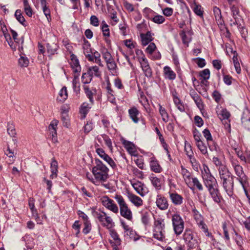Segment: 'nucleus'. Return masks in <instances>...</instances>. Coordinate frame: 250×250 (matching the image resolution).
<instances>
[{
	"mask_svg": "<svg viewBox=\"0 0 250 250\" xmlns=\"http://www.w3.org/2000/svg\"><path fill=\"white\" fill-rule=\"evenodd\" d=\"M222 170L219 172L222 186L227 195L230 197H232L234 194V178L235 176L232 174L228 167L225 169H222Z\"/></svg>",
	"mask_w": 250,
	"mask_h": 250,
	"instance_id": "1",
	"label": "nucleus"
},
{
	"mask_svg": "<svg viewBox=\"0 0 250 250\" xmlns=\"http://www.w3.org/2000/svg\"><path fill=\"white\" fill-rule=\"evenodd\" d=\"M96 165L92 168V172L95 179L98 182H105L108 178L109 169L99 159H95Z\"/></svg>",
	"mask_w": 250,
	"mask_h": 250,
	"instance_id": "2",
	"label": "nucleus"
},
{
	"mask_svg": "<svg viewBox=\"0 0 250 250\" xmlns=\"http://www.w3.org/2000/svg\"><path fill=\"white\" fill-rule=\"evenodd\" d=\"M204 170L202 171V176L204 184L208 191L219 187L215 178L211 174L208 166H204Z\"/></svg>",
	"mask_w": 250,
	"mask_h": 250,
	"instance_id": "3",
	"label": "nucleus"
},
{
	"mask_svg": "<svg viewBox=\"0 0 250 250\" xmlns=\"http://www.w3.org/2000/svg\"><path fill=\"white\" fill-rule=\"evenodd\" d=\"M154 226V237L158 240L162 241L165 237V219L162 218H158L157 219H155Z\"/></svg>",
	"mask_w": 250,
	"mask_h": 250,
	"instance_id": "4",
	"label": "nucleus"
},
{
	"mask_svg": "<svg viewBox=\"0 0 250 250\" xmlns=\"http://www.w3.org/2000/svg\"><path fill=\"white\" fill-rule=\"evenodd\" d=\"M93 216L98 220L101 225L107 229L112 228L114 226V223L112 218L107 216L106 213L104 211L93 210Z\"/></svg>",
	"mask_w": 250,
	"mask_h": 250,
	"instance_id": "5",
	"label": "nucleus"
},
{
	"mask_svg": "<svg viewBox=\"0 0 250 250\" xmlns=\"http://www.w3.org/2000/svg\"><path fill=\"white\" fill-rule=\"evenodd\" d=\"M115 199L119 205L121 215L128 220H131L132 219V212L128 208L122 196L116 195Z\"/></svg>",
	"mask_w": 250,
	"mask_h": 250,
	"instance_id": "6",
	"label": "nucleus"
},
{
	"mask_svg": "<svg viewBox=\"0 0 250 250\" xmlns=\"http://www.w3.org/2000/svg\"><path fill=\"white\" fill-rule=\"evenodd\" d=\"M183 239L187 245L188 250L195 248L198 245V242L196 237L194 236L191 230L186 229L183 234Z\"/></svg>",
	"mask_w": 250,
	"mask_h": 250,
	"instance_id": "7",
	"label": "nucleus"
},
{
	"mask_svg": "<svg viewBox=\"0 0 250 250\" xmlns=\"http://www.w3.org/2000/svg\"><path fill=\"white\" fill-rule=\"evenodd\" d=\"M172 223L173 230L176 236L182 234L184 229L185 222L182 217L177 213H175L172 216Z\"/></svg>",
	"mask_w": 250,
	"mask_h": 250,
	"instance_id": "8",
	"label": "nucleus"
},
{
	"mask_svg": "<svg viewBox=\"0 0 250 250\" xmlns=\"http://www.w3.org/2000/svg\"><path fill=\"white\" fill-rule=\"evenodd\" d=\"M204 137L206 139L207 144L209 150L211 151H217V145L213 140L212 135L208 128L205 129L203 131Z\"/></svg>",
	"mask_w": 250,
	"mask_h": 250,
	"instance_id": "9",
	"label": "nucleus"
},
{
	"mask_svg": "<svg viewBox=\"0 0 250 250\" xmlns=\"http://www.w3.org/2000/svg\"><path fill=\"white\" fill-rule=\"evenodd\" d=\"M96 152L97 154L104 161H105L113 169H115L117 167L116 164L113 160L107 154L103 149L97 148L96 149Z\"/></svg>",
	"mask_w": 250,
	"mask_h": 250,
	"instance_id": "10",
	"label": "nucleus"
},
{
	"mask_svg": "<svg viewBox=\"0 0 250 250\" xmlns=\"http://www.w3.org/2000/svg\"><path fill=\"white\" fill-rule=\"evenodd\" d=\"M235 173L237 176L236 180L241 184L248 183V177L245 174L243 167L239 166H235L234 168Z\"/></svg>",
	"mask_w": 250,
	"mask_h": 250,
	"instance_id": "11",
	"label": "nucleus"
},
{
	"mask_svg": "<svg viewBox=\"0 0 250 250\" xmlns=\"http://www.w3.org/2000/svg\"><path fill=\"white\" fill-rule=\"evenodd\" d=\"M157 207L162 210H165L168 208V202L166 197L162 194H158L156 197Z\"/></svg>",
	"mask_w": 250,
	"mask_h": 250,
	"instance_id": "12",
	"label": "nucleus"
},
{
	"mask_svg": "<svg viewBox=\"0 0 250 250\" xmlns=\"http://www.w3.org/2000/svg\"><path fill=\"white\" fill-rule=\"evenodd\" d=\"M131 185L137 193L142 197L146 195L149 191L144 184L140 181H137L136 183L131 184Z\"/></svg>",
	"mask_w": 250,
	"mask_h": 250,
	"instance_id": "13",
	"label": "nucleus"
},
{
	"mask_svg": "<svg viewBox=\"0 0 250 250\" xmlns=\"http://www.w3.org/2000/svg\"><path fill=\"white\" fill-rule=\"evenodd\" d=\"M208 191L212 199L215 203L218 204L221 203L222 200H223V197L219 190V187L210 189Z\"/></svg>",
	"mask_w": 250,
	"mask_h": 250,
	"instance_id": "14",
	"label": "nucleus"
},
{
	"mask_svg": "<svg viewBox=\"0 0 250 250\" xmlns=\"http://www.w3.org/2000/svg\"><path fill=\"white\" fill-rule=\"evenodd\" d=\"M70 57L71 60L70 64L73 70L74 73L76 75L78 74H80L81 71V67L80 65L79 60L77 56L74 54H71Z\"/></svg>",
	"mask_w": 250,
	"mask_h": 250,
	"instance_id": "15",
	"label": "nucleus"
},
{
	"mask_svg": "<svg viewBox=\"0 0 250 250\" xmlns=\"http://www.w3.org/2000/svg\"><path fill=\"white\" fill-rule=\"evenodd\" d=\"M88 79L86 80L85 81H84V83H89L92 78V77L95 76L97 77H99L101 76V72L99 70V68L97 66H93L92 67H90L88 68Z\"/></svg>",
	"mask_w": 250,
	"mask_h": 250,
	"instance_id": "16",
	"label": "nucleus"
},
{
	"mask_svg": "<svg viewBox=\"0 0 250 250\" xmlns=\"http://www.w3.org/2000/svg\"><path fill=\"white\" fill-rule=\"evenodd\" d=\"M100 57V54L97 51H95L94 52L92 51L91 54H88L86 55V59L89 62H94L98 64L100 66H103V65L101 63V60Z\"/></svg>",
	"mask_w": 250,
	"mask_h": 250,
	"instance_id": "17",
	"label": "nucleus"
},
{
	"mask_svg": "<svg viewBox=\"0 0 250 250\" xmlns=\"http://www.w3.org/2000/svg\"><path fill=\"white\" fill-rule=\"evenodd\" d=\"M169 198L175 206H180L183 203V197L177 192H169Z\"/></svg>",
	"mask_w": 250,
	"mask_h": 250,
	"instance_id": "18",
	"label": "nucleus"
},
{
	"mask_svg": "<svg viewBox=\"0 0 250 250\" xmlns=\"http://www.w3.org/2000/svg\"><path fill=\"white\" fill-rule=\"evenodd\" d=\"M163 74L165 79L173 81L176 77V73L168 66H165L163 68Z\"/></svg>",
	"mask_w": 250,
	"mask_h": 250,
	"instance_id": "19",
	"label": "nucleus"
},
{
	"mask_svg": "<svg viewBox=\"0 0 250 250\" xmlns=\"http://www.w3.org/2000/svg\"><path fill=\"white\" fill-rule=\"evenodd\" d=\"M127 196L129 201L136 207H140L143 205V200L137 195L130 192H127Z\"/></svg>",
	"mask_w": 250,
	"mask_h": 250,
	"instance_id": "20",
	"label": "nucleus"
},
{
	"mask_svg": "<svg viewBox=\"0 0 250 250\" xmlns=\"http://www.w3.org/2000/svg\"><path fill=\"white\" fill-rule=\"evenodd\" d=\"M189 94L199 108L201 109L204 107L201 97L195 91H191Z\"/></svg>",
	"mask_w": 250,
	"mask_h": 250,
	"instance_id": "21",
	"label": "nucleus"
},
{
	"mask_svg": "<svg viewBox=\"0 0 250 250\" xmlns=\"http://www.w3.org/2000/svg\"><path fill=\"white\" fill-rule=\"evenodd\" d=\"M142 44L146 46L152 41L154 38L152 37L150 31H147L146 34H141V35Z\"/></svg>",
	"mask_w": 250,
	"mask_h": 250,
	"instance_id": "22",
	"label": "nucleus"
},
{
	"mask_svg": "<svg viewBox=\"0 0 250 250\" xmlns=\"http://www.w3.org/2000/svg\"><path fill=\"white\" fill-rule=\"evenodd\" d=\"M214 16L218 25H223L224 24V21L221 15V10L217 7L215 6L213 9Z\"/></svg>",
	"mask_w": 250,
	"mask_h": 250,
	"instance_id": "23",
	"label": "nucleus"
},
{
	"mask_svg": "<svg viewBox=\"0 0 250 250\" xmlns=\"http://www.w3.org/2000/svg\"><path fill=\"white\" fill-rule=\"evenodd\" d=\"M139 111L135 106L130 108L128 110L129 116L135 123H137L139 122V118L138 116L139 115Z\"/></svg>",
	"mask_w": 250,
	"mask_h": 250,
	"instance_id": "24",
	"label": "nucleus"
},
{
	"mask_svg": "<svg viewBox=\"0 0 250 250\" xmlns=\"http://www.w3.org/2000/svg\"><path fill=\"white\" fill-rule=\"evenodd\" d=\"M90 108L91 106L89 104L86 102H84L81 104L79 111L81 115V119H83L86 117Z\"/></svg>",
	"mask_w": 250,
	"mask_h": 250,
	"instance_id": "25",
	"label": "nucleus"
},
{
	"mask_svg": "<svg viewBox=\"0 0 250 250\" xmlns=\"http://www.w3.org/2000/svg\"><path fill=\"white\" fill-rule=\"evenodd\" d=\"M151 170L155 173H160L162 168L159 164L158 161L155 158H152L150 162Z\"/></svg>",
	"mask_w": 250,
	"mask_h": 250,
	"instance_id": "26",
	"label": "nucleus"
},
{
	"mask_svg": "<svg viewBox=\"0 0 250 250\" xmlns=\"http://www.w3.org/2000/svg\"><path fill=\"white\" fill-rule=\"evenodd\" d=\"M191 7L195 14L201 18H203L204 10L200 4H197L195 0H194L193 3L191 5Z\"/></svg>",
	"mask_w": 250,
	"mask_h": 250,
	"instance_id": "27",
	"label": "nucleus"
},
{
	"mask_svg": "<svg viewBox=\"0 0 250 250\" xmlns=\"http://www.w3.org/2000/svg\"><path fill=\"white\" fill-rule=\"evenodd\" d=\"M59 121L57 120H53L48 126V130L50 131V134L52 136V139L56 137L57 131L56 128L58 125Z\"/></svg>",
	"mask_w": 250,
	"mask_h": 250,
	"instance_id": "28",
	"label": "nucleus"
},
{
	"mask_svg": "<svg viewBox=\"0 0 250 250\" xmlns=\"http://www.w3.org/2000/svg\"><path fill=\"white\" fill-rule=\"evenodd\" d=\"M40 2L43 12L46 17L48 21H49L51 20L50 10L48 6H47L46 0H40Z\"/></svg>",
	"mask_w": 250,
	"mask_h": 250,
	"instance_id": "29",
	"label": "nucleus"
},
{
	"mask_svg": "<svg viewBox=\"0 0 250 250\" xmlns=\"http://www.w3.org/2000/svg\"><path fill=\"white\" fill-rule=\"evenodd\" d=\"M149 180L153 186L155 188L156 190H160L161 189V180L157 177L154 176L153 174H152L149 177Z\"/></svg>",
	"mask_w": 250,
	"mask_h": 250,
	"instance_id": "30",
	"label": "nucleus"
},
{
	"mask_svg": "<svg viewBox=\"0 0 250 250\" xmlns=\"http://www.w3.org/2000/svg\"><path fill=\"white\" fill-rule=\"evenodd\" d=\"M242 124L248 130H250V113H243L241 117Z\"/></svg>",
	"mask_w": 250,
	"mask_h": 250,
	"instance_id": "31",
	"label": "nucleus"
},
{
	"mask_svg": "<svg viewBox=\"0 0 250 250\" xmlns=\"http://www.w3.org/2000/svg\"><path fill=\"white\" fill-rule=\"evenodd\" d=\"M123 144L124 147L127 150L128 152L132 155H134L135 152V146L134 144L128 141L124 140L123 141Z\"/></svg>",
	"mask_w": 250,
	"mask_h": 250,
	"instance_id": "32",
	"label": "nucleus"
},
{
	"mask_svg": "<svg viewBox=\"0 0 250 250\" xmlns=\"http://www.w3.org/2000/svg\"><path fill=\"white\" fill-rule=\"evenodd\" d=\"M181 174L185 181L186 184L188 186L191 184V175L189 171L185 168L183 166H181Z\"/></svg>",
	"mask_w": 250,
	"mask_h": 250,
	"instance_id": "33",
	"label": "nucleus"
},
{
	"mask_svg": "<svg viewBox=\"0 0 250 250\" xmlns=\"http://www.w3.org/2000/svg\"><path fill=\"white\" fill-rule=\"evenodd\" d=\"M79 76L80 74H79L77 75L75 74L74 79L72 81L73 89L74 91L77 94H79L80 91V83L78 79Z\"/></svg>",
	"mask_w": 250,
	"mask_h": 250,
	"instance_id": "34",
	"label": "nucleus"
},
{
	"mask_svg": "<svg viewBox=\"0 0 250 250\" xmlns=\"http://www.w3.org/2000/svg\"><path fill=\"white\" fill-rule=\"evenodd\" d=\"M15 16L17 21L24 27L27 26L25 18L21 14V10L18 9L15 13Z\"/></svg>",
	"mask_w": 250,
	"mask_h": 250,
	"instance_id": "35",
	"label": "nucleus"
},
{
	"mask_svg": "<svg viewBox=\"0 0 250 250\" xmlns=\"http://www.w3.org/2000/svg\"><path fill=\"white\" fill-rule=\"evenodd\" d=\"M197 147L200 150L201 153L205 156H208V152L207 147L205 144L201 141L196 144Z\"/></svg>",
	"mask_w": 250,
	"mask_h": 250,
	"instance_id": "36",
	"label": "nucleus"
},
{
	"mask_svg": "<svg viewBox=\"0 0 250 250\" xmlns=\"http://www.w3.org/2000/svg\"><path fill=\"white\" fill-rule=\"evenodd\" d=\"M212 162L216 167H217L218 172H220V171H221L222 170V169H225L228 167L227 166L223 165L222 163V162L218 157H213L212 158Z\"/></svg>",
	"mask_w": 250,
	"mask_h": 250,
	"instance_id": "37",
	"label": "nucleus"
},
{
	"mask_svg": "<svg viewBox=\"0 0 250 250\" xmlns=\"http://www.w3.org/2000/svg\"><path fill=\"white\" fill-rule=\"evenodd\" d=\"M83 48V53L86 58L87 54H91V53H92V50L90 47V43L87 40H85V39H84Z\"/></svg>",
	"mask_w": 250,
	"mask_h": 250,
	"instance_id": "38",
	"label": "nucleus"
},
{
	"mask_svg": "<svg viewBox=\"0 0 250 250\" xmlns=\"http://www.w3.org/2000/svg\"><path fill=\"white\" fill-rule=\"evenodd\" d=\"M231 12H232L233 17L234 19V21H232V20H231V21L232 22L230 23V25L232 26L233 25H237L238 23H237V16L238 15V14L239 13V10L237 7H236L234 6H233L231 7Z\"/></svg>",
	"mask_w": 250,
	"mask_h": 250,
	"instance_id": "39",
	"label": "nucleus"
},
{
	"mask_svg": "<svg viewBox=\"0 0 250 250\" xmlns=\"http://www.w3.org/2000/svg\"><path fill=\"white\" fill-rule=\"evenodd\" d=\"M101 52L105 62L110 61L112 59H113L107 48L104 47L101 49Z\"/></svg>",
	"mask_w": 250,
	"mask_h": 250,
	"instance_id": "40",
	"label": "nucleus"
},
{
	"mask_svg": "<svg viewBox=\"0 0 250 250\" xmlns=\"http://www.w3.org/2000/svg\"><path fill=\"white\" fill-rule=\"evenodd\" d=\"M20 58L18 61L19 65L21 67H26L28 66L29 63L28 58L24 56V55H21V54H20Z\"/></svg>",
	"mask_w": 250,
	"mask_h": 250,
	"instance_id": "41",
	"label": "nucleus"
},
{
	"mask_svg": "<svg viewBox=\"0 0 250 250\" xmlns=\"http://www.w3.org/2000/svg\"><path fill=\"white\" fill-rule=\"evenodd\" d=\"M185 151L188 158L194 156L193 152L192 149V146L187 141H186L185 142Z\"/></svg>",
	"mask_w": 250,
	"mask_h": 250,
	"instance_id": "42",
	"label": "nucleus"
},
{
	"mask_svg": "<svg viewBox=\"0 0 250 250\" xmlns=\"http://www.w3.org/2000/svg\"><path fill=\"white\" fill-rule=\"evenodd\" d=\"M159 112L162 116L163 121L165 123L167 122L169 118L168 114L165 108L163 107L160 104H159Z\"/></svg>",
	"mask_w": 250,
	"mask_h": 250,
	"instance_id": "43",
	"label": "nucleus"
},
{
	"mask_svg": "<svg viewBox=\"0 0 250 250\" xmlns=\"http://www.w3.org/2000/svg\"><path fill=\"white\" fill-rule=\"evenodd\" d=\"M83 226L84 228L82 231L84 234L86 235L91 231L92 229V225L90 221H83Z\"/></svg>",
	"mask_w": 250,
	"mask_h": 250,
	"instance_id": "44",
	"label": "nucleus"
},
{
	"mask_svg": "<svg viewBox=\"0 0 250 250\" xmlns=\"http://www.w3.org/2000/svg\"><path fill=\"white\" fill-rule=\"evenodd\" d=\"M46 47L48 53L50 55H52L56 53V52L57 50L58 47L57 45V44L55 43H47L46 44Z\"/></svg>",
	"mask_w": 250,
	"mask_h": 250,
	"instance_id": "45",
	"label": "nucleus"
},
{
	"mask_svg": "<svg viewBox=\"0 0 250 250\" xmlns=\"http://www.w3.org/2000/svg\"><path fill=\"white\" fill-rule=\"evenodd\" d=\"M199 76L207 83V80H208L210 77V70L208 68L205 69L200 72Z\"/></svg>",
	"mask_w": 250,
	"mask_h": 250,
	"instance_id": "46",
	"label": "nucleus"
},
{
	"mask_svg": "<svg viewBox=\"0 0 250 250\" xmlns=\"http://www.w3.org/2000/svg\"><path fill=\"white\" fill-rule=\"evenodd\" d=\"M83 89L87 97L89 99L90 102L93 104L94 103L93 93L87 86H84Z\"/></svg>",
	"mask_w": 250,
	"mask_h": 250,
	"instance_id": "47",
	"label": "nucleus"
},
{
	"mask_svg": "<svg viewBox=\"0 0 250 250\" xmlns=\"http://www.w3.org/2000/svg\"><path fill=\"white\" fill-rule=\"evenodd\" d=\"M199 228H200L205 233L206 235L207 236H211L212 237V236L211 233H210L208 231V229L207 225L204 223V221H200L199 222L198 224Z\"/></svg>",
	"mask_w": 250,
	"mask_h": 250,
	"instance_id": "48",
	"label": "nucleus"
},
{
	"mask_svg": "<svg viewBox=\"0 0 250 250\" xmlns=\"http://www.w3.org/2000/svg\"><path fill=\"white\" fill-rule=\"evenodd\" d=\"M110 235L111 237L115 241L117 245L121 244V240L119 238V236L116 231L115 229H112L110 230Z\"/></svg>",
	"mask_w": 250,
	"mask_h": 250,
	"instance_id": "49",
	"label": "nucleus"
},
{
	"mask_svg": "<svg viewBox=\"0 0 250 250\" xmlns=\"http://www.w3.org/2000/svg\"><path fill=\"white\" fill-rule=\"evenodd\" d=\"M108 12L111 15V18L114 21L115 23H117L119 21V19L117 17L116 11L111 6L108 7L107 8Z\"/></svg>",
	"mask_w": 250,
	"mask_h": 250,
	"instance_id": "50",
	"label": "nucleus"
},
{
	"mask_svg": "<svg viewBox=\"0 0 250 250\" xmlns=\"http://www.w3.org/2000/svg\"><path fill=\"white\" fill-rule=\"evenodd\" d=\"M102 30L104 36L109 37L110 36V31L108 28V25L104 21L102 22Z\"/></svg>",
	"mask_w": 250,
	"mask_h": 250,
	"instance_id": "51",
	"label": "nucleus"
},
{
	"mask_svg": "<svg viewBox=\"0 0 250 250\" xmlns=\"http://www.w3.org/2000/svg\"><path fill=\"white\" fill-rule=\"evenodd\" d=\"M188 158L190 160V162L192 165V167L193 169L196 171H198L199 167H200V164L197 162L195 158L193 156Z\"/></svg>",
	"mask_w": 250,
	"mask_h": 250,
	"instance_id": "52",
	"label": "nucleus"
},
{
	"mask_svg": "<svg viewBox=\"0 0 250 250\" xmlns=\"http://www.w3.org/2000/svg\"><path fill=\"white\" fill-rule=\"evenodd\" d=\"M142 69L145 76L147 78H149L152 76V70L150 65L144 67Z\"/></svg>",
	"mask_w": 250,
	"mask_h": 250,
	"instance_id": "53",
	"label": "nucleus"
},
{
	"mask_svg": "<svg viewBox=\"0 0 250 250\" xmlns=\"http://www.w3.org/2000/svg\"><path fill=\"white\" fill-rule=\"evenodd\" d=\"M148 18L151 19L154 22L157 24H162L165 21V18L163 16L159 15L155 16L152 18Z\"/></svg>",
	"mask_w": 250,
	"mask_h": 250,
	"instance_id": "54",
	"label": "nucleus"
},
{
	"mask_svg": "<svg viewBox=\"0 0 250 250\" xmlns=\"http://www.w3.org/2000/svg\"><path fill=\"white\" fill-rule=\"evenodd\" d=\"M7 131V133L11 137H15L16 134L14 126L12 124H8Z\"/></svg>",
	"mask_w": 250,
	"mask_h": 250,
	"instance_id": "55",
	"label": "nucleus"
},
{
	"mask_svg": "<svg viewBox=\"0 0 250 250\" xmlns=\"http://www.w3.org/2000/svg\"><path fill=\"white\" fill-rule=\"evenodd\" d=\"M107 67L109 70L114 71L116 70L117 68V64L115 62L114 59H112L110 61H108L106 62Z\"/></svg>",
	"mask_w": 250,
	"mask_h": 250,
	"instance_id": "56",
	"label": "nucleus"
},
{
	"mask_svg": "<svg viewBox=\"0 0 250 250\" xmlns=\"http://www.w3.org/2000/svg\"><path fill=\"white\" fill-rule=\"evenodd\" d=\"M113 200L110 199L107 196L104 197L103 199L102 200V204L107 209L110 207V205L113 202Z\"/></svg>",
	"mask_w": 250,
	"mask_h": 250,
	"instance_id": "57",
	"label": "nucleus"
},
{
	"mask_svg": "<svg viewBox=\"0 0 250 250\" xmlns=\"http://www.w3.org/2000/svg\"><path fill=\"white\" fill-rule=\"evenodd\" d=\"M138 61L140 64L141 68L149 65L147 59L145 56L138 58Z\"/></svg>",
	"mask_w": 250,
	"mask_h": 250,
	"instance_id": "58",
	"label": "nucleus"
},
{
	"mask_svg": "<svg viewBox=\"0 0 250 250\" xmlns=\"http://www.w3.org/2000/svg\"><path fill=\"white\" fill-rule=\"evenodd\" d=\"M191 179H192V182L194 186L196 187L199 190H203V186L196 177L191 178Z\"/></svg>",
	"mask_w": 250,
	"mask_h": 250,
	"instance_id": "59",
	"label": "nucleus"
},
{
	"mask_svg": "<svg viewBox=\"0 0 250 250\" xmlns=\"http://www.w3.org/2000/svg\"><path fill=\"white\" fill-rule=\"evenodd\" d=\"M59 95L62 97V101H65L68 97L67 88L63 86L59 92Z\"/></svg>",
	"mask_w": 250,
	"mask_h": 250,
	"instance_id": "60",
	"label": "nucleus"
},
{
	"mask_svg": "<svg viewBox=\"0 0 250 250\" xmlns=\"http://www.w3.org/2000/svg\"><path fill=\"white\" fill-rule=\"evenodd\" d=\"M193 134L194 139L196 142V144L199 142L202 141L201 139V134L196 128H194V129L193 130Z\"/></svg>",
	"mask_w": 250,
	"mask_h": 250,
	"instance_id": "61",
	"label": "nucleus"
},
{
	"mask_svg": "<svg viewBox=\"0 0 250 250\" xmlns=\"http://www.w3.org/2000/svg\"><path fill=\"white\" fill-rule=\"evenodd\" d=\"M156 48L155 44L153 42H150L148 46L146 49V52L149 55L152 54Z\"/></svg>",
	"mask_w": 250,
	"mask_h": 250,
	"instance_id": "62",
	"label": "nucleus"
},
{
	"mask_svg": "<svg viewBox=\"0 0 250 250\" xmlns=\"http://www.w3.org/2000/svg\"><path fill=\"white\" fill-rule=\"evenodd\" d=\"M50 168L51 172H58V162L54 158L52 159Z\"/></svg>",
	"mask_w": 250,
	"mask_h": 250,
	"instance_id": "63",
	"label": "nucleus"
},
{
	"mask_svg": "<svg viewBox=\"0 0 250 250\" xmlns=\"http://www.w3.org/2000/svg\"><path fill=\"white\" fill-rule=\"evenodd\" d=\"M104 140L105 145L110 149H112V141L110 138L106 135H104L103 136Z\"/></svg>",
	"mask_w": 250,
	"mask_h": 250,
	"instance_id": "64",
	"label": "nucleus"
}]
</instances>
